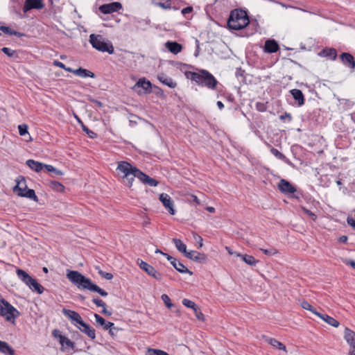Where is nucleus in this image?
I'll use <instances>...</instances> for the list:
<instances>
[{
  "mask_svg": "<svg viewBox=\"0 0 355 355\" xmlns=\"http://www.w3.org/2000/svg\"><path fill=\"white\" fill-rule=\"evenodd\" d=\"M67 279L80 290H88L105 297L107 293L94 284L92 280L76 270H67Z\"/></svg>",
  "mask_w": 355,
  "mask_h": 355,
  "instance_id": "nucleus-1",
  "label": "nucleus"
},
{
  "mask_svg": "<svg viewBox=\"0 0 355 355\" xmlns=\"http://www.w3.org/2000/svg\"><path fill=\"white\" fill-rule=\"evenodd\" d=\"M250 23L248 14L243 10L236 9L230 12L227 26L232 30H241L246 27Z\"/></svg>",
  "mask_w": 355,
  "mask_h": 355,
  "instance_id": "nucleus-2",
  "label": "nucleus"
},
{
  "mask_svg": "<svg viewBox=\"0 0 355 355\" xmlns=\"http://www.w3.org/2000/svg\"><path fill=\"white\" fill-rule=\"evenodd\" d=\"M191 80L195 81L197 84L205 86L211 89H215L218 85V81L214 76L205 69L192 73Z\"/></svg>",
  "mask_w": 355,
  "mask_h": 355,
  "instance_id": "nucleus-3",
  "label": "nucleus"
},
{
  "mask_svg": "<svg viewBox=\"0 0 355 355\" xmlns=\"http://www.w3.org/2000/svg\"><path fill=\"white\" fill-rule=\"evenodd\" d=\"M117 170L123 173L122 178L124 180V184L130 188L132 186L135 178H137V175H136L135 171L139 169L127 162H119Z\"/></svg>",
  "mask_w": 355,
  "mask_h": 355,
  "instance_id": "nucleus-4",
  "label": "nucleus"
},
{
  "mask_svg": "<svg viewBox=\"0 0 355 355\" xmlns=\"http://www.w3.org/2000/svg\"><path fill=\"white\" fill-rule=\"evenodd\" d=\"M89 42L94 49L99 51L107 52L110 54L114 53V47L112 43L106 41L101 35H90Z\"/></svg>",
  "mask_w": 355,
  "mask_h": 355,
  "instance_id": "nucleus-5",
  "label": "nucleus"
},
{
  "mask_svg": "<svg viewBox=\"0 0 355 355\" xmlns=\"http://www.w3.org/2000/svg\"><path fill=\"white\" fill-rule=\"evenodd\" d=\"M0 315L6 317L8 321H11L19 315V312L7 301L0 299Z\"/></svg>",
  "mask_w": 355,
  "mask_h": 355,
  "instance_id": "nucleus-6",
  "label": "nucleus"
},
{
  "mask_svg": "<svg viewBox=\"0 0 355 355\" xmlns=\"http://www.w3.org/2000/svg\"><path fill=\"white\" fill-rule=\"evenodd\" d=\"M14 191L17 192V194L20 196L26 197L35 201H37V197L35 195V191L31 189H26V185L24 182H18L14 188Z\"/></svg>",
  "mask_w": 355,
  "mask_h": 355,
  "instance_id": "nucleus-7",
  "label": "nucleus"
},
{
  "mask_svg": "<svg viewBox=\"0 0 355 355\" xmlns=\"http://www.w3.org/2000/svg\"><path fill=\"white\" fill-rule=\"evenodd\" d=\"M133 90L139 94H149L152 91V85L149 80L145 78H140L133 86Z\"/></svg>",
  "mask_w": 355,
  "mask_h": 355,
  "instance_id": "nucleus-8",
  "label": "nucleus"
},
{
  "mask_svg": "<svg viewBox=\"0 0 355 355\" xmlns=\"http://www.w3.org/2000/svg\"><path fill=\"white\" fill-rule=\"evenodd\" d=\"M137 263L148 275L157 281H161L162 279V275L161 273L159 272L153 266L140 259H137Z\"/></svg>",
  "mask_w": 355,
  "mask_h": 355,
  "instance_id": "nucleus-9",
  "label": "nucleus"
},
{
  "mask_svg": "<svg viewBox=\"0 0 355 355\" xmlns=\"http://www.w3.org/2000/svg\"><path fill=\"white\" fill-rule=\"evenodd\" d=\"M343 337L349 346L348 355H355V331L348 327H345Z\"/></svg>",
  "mask_w": 355,
  "mask_h": 355,
  "instance_id": "nucleus-10",
  "label": "nucleus"
},
{
  "mask_svg": "<svg viewBox=\"0 0 355 355\" xmlns=\"http://www.w3.org/2000/svg\"><path fill=\"white\" fill-rule=\"evenodd\" d=\"M123 8V6L119 2H112L105 3L100 6L99 10L103 14H111L118 12Z\"/></svg>",
  "mask_w": 355,
  "mask_h": 355,
  "instance_id": "nucleus-11",
  "label": "nucleus"
},
{
  "mask_svg": "<svg viewBox=\"0 0 355 355\" xmlns=\"http://www.w3.org/2000/svg\"><path fill=\"white\" fill-rule=\"evenodd\" d=\"M163 255L166 257V259L170 261L171 265L180 272L181 273H189L191 275L193 273L190 271L183 263L178 261L176 259L170 256L166 253H163Z\"/></svg>",
  "mask_w": 355,
  "mask_h": 355,
  "instance_id": "nucleus-12",
  "label": "nucleus"
},
{
  "mask_svg": "<svg viewBox=\"0 0 355 355\" xmlns=\"http://www.w3.org/2000/svg\"><path fill=\"white\" fill-rule=\"evenodd\" d=\"M159 200L162 202L164 207L168 210L170 214L174 215L175 214V210L173 207V202L169 195L167 193H162L159 196Z\"/></svg>",
  "mask_w": 355,
  "mask_h": 355,
  "instance_id": "nucleus-13",
  "label": "nucleus"
},
{
  "mask_svg": "<svg viewBox=\"0 0 355 355\" xmlns=\"http://www.w3.org/2000/svg\"><path fill=\"white\" fill-rule=\"evenodd\" d=\"M44 6L43 0H26L23 11L24 12H27L31 9L40 10L44 8Z\"/></svg>",
  "mask_w": 355,
  "mask_h": 355,
  "instance_id": "nucleus-14",
  "label": "nucleus"
},
{
  "mask_svg": "<svg viewBox=\"0 0 355 355\" xmlns=\"http://www.w3.org/2000/svg\"><path fill=\"white\" fill-rule=\"evenodd\" d=\"M185 257L200 263H205L207 261V256L205 254L195 250L188 251Z\"/></svg>",
  "mask_w": 355,
  "mask_h": 355,
  "instance_id": "nucleus-15",
  "label": "nucleus"
},
{
  "mask_svg": "<svg viewBox=\"0 0 355 355\" xmlns=\"http://www.w3.org/2000/svg\"><path fill=\"white\" fill-rule=\"evenodd\" d=\"M135 172L136 173V175L137 174V178L144 184H148L150 187H156L158 184V182L156 180L144 174L140 170H135Z\"/></svg>",
  "mask_w": 355,
  "mask_h": 355,
  "instance_id": "nucleus-16",
  "label": "nucleus"
},
{
  "mask_svg": "<svg viewBox=\"0 0 355 355\" xmlns=\"http://www.w3.org/2000/svg\"><path fill=\"white\" fill-rule=\"evenodd\" d=\"M279 190L285 194L294 193L296 191V189L288 181L282 179L278 183Z\"/></svg>",
  "mask_w": 355,
  "mask_h": 355,
  "instance_id": "nucleus-17",
  "label": "nucleus"
},
{
  "mask_svg": "<svg viewBox=\"0 0 355 355\" xmlns=\"http://www.w3.org/2000/svg\"><path fill=\"white\" fill-rule=\"evenodd\" d=\"M62 313L67 318L70 319L72 322H75L76 323L78 324L79 325H80L81 323L83 322L80 314L75 311L63 309Z\"/></svg>",
  "mask_w": 355,
  "mask_h": 355,
  "instance_id": "nucleus-18",
  "label": "nucleus"
},
{
  "mask_svg": "<svg viewBox=\"0 0 355 355\" xmlns=\"http://www.w3.org/2000/svg\"><path fill=\"white\" fill-rule=\"evenodd\" d=\"M78 329L91 339L94 340L96 338L95 329L85 322L81 323Z\"/></svg>",
  "mask_w": 355,
  "mask_h": 355,
  "instance_id": "nucleus-19",
  "label": "nucleus"
},
{
  "mask_svg": "<svg viewBox=\"0 0 355 355\" xmlns=\"http://www.w3.org/2000/svg\"><path fill=\"white\" fill-rule=\"evenodd\" d=\"M279 49V45L274 40H267L264 44V51L268 53H275Z\"/></svg>",
  "mask_w": 355,
  "mask_h": 355,
  "instance_id": "nucleus-20",
  "label": "nucleus"
},
{
  "mask_svg": "<svg viewBox=\"0 0 355 355\" xmlns=\"http://www.w3.org/2000/svg\"><path fill=\"white\" fill-rule=\"evenodd\" d=\"M340 58L343 63L351 69L355 67V61L354 57L349 53H343L340 55Z\"/></svg>",
  "mask_w": 355,
  "mask_h": 355,
  "instance_id": "nucleus-21",
  "label": "nucleus"
},
{
  "mask_svg": "<svg viewBox=\"0 0 355 355\" xmlns=\"http://www.w3.org/2000/svg\"><path fill=\"white\" fill-rule=\"evenodd\" d=\"M157 78L162 83L170 88H175L177 86V83L174 82L171 78L166 76L164 73L158 75Z\"/></svg>",
  "mask_w": 355,
  "mask_h": 355,
  "instance_id": "nucleus-22",
  "label": "nucleus"
},
{
  "mask_svg": "<svg viewBox=\"0 0 355 355\" xmlns=\"http://www.w3.org/2000/svg\"><path fill=\"white\" fill-rule=\"evenodd\" d=\"M315 315L318 316L320 318H321L322 320L326 322L329 325L334 327H338L340 324L339 322L337 321L334 318L327 315V314H321L319 312L315 313Z\"/></svg>",
  "mask_w": 355,
  "mask_h": 355,
  "instance_id": "nucleus-23",
  "label": "nucleus"
},
{
  "mask_svg": "<svg viewBox=\"0 0 355 355\" xmlns=\"http://www.w3.org/2000/svg\"><path fill=\"white\" fill-rule=\"evenodd\" d=\"M26 165L35 172H40L43 168H45V165L41 162L35 161L33 159H28Z\"/></svg>",
  "mask_w": 355,
  "mask_h": 355,
  "instance_id": "nucleus-24",
  "label": "nucleus"
},
{
  "mask_svg": "<svg viewBox=\"0 0 355 355\" xmlns=\"http://www.w3.org/2000/svg\"><path fill=\"white\" fill-rule=\"evenodd\" d=\"M165 46L170 52L174 54H178L182 49V45L176 42H167Z\"/></svg>",
  "mask_w": 355,
  "mask_h": 355,
  "instance_id": "nucleus-25",
  "label": "nucleus"
},
{
  "mask_svg": "<svg viewBox=\"0 0 355 355\" xmlns=\"http://www.w3.org/2000/svg\"><path fill=\"white\" fill-rule=\"evenodd\" d=\"M0 352L5 355H15V350L5 341L0 340Z\"/></svg>",
  "mask_w": 355,
  "mask_h": 355,
  "instance_id": "nucleus-26",
  "label": "nucleus"
},
{
  "mask_svg": "<svg viewBox=\"0 0 355 355\" xmlns=\"http://www.w3.org/2000/svg\"><path fill=\"white\" fill-rule=\"evenodd\" d=\"M291 94L293 97L298 102V105L302 106L304 104V94L301 90L297 89H293L291 90Z\"/></svg>",
  "mask_w": 355,
  "mask_h": 355,
  "instance_id": "nucleus-27",
  "label": "nucleus"
},
{
  "mask_svg": "<svg viewBox=\"0 0 355 355\" xmlns=\"http://www.w3.org/2000/svg\"><path fill=\"white\" fill-rule=\"evenodd\" d=\"M17 275L19 279H20L26 285H29V283L33 279L26 272L21 269L17 270Z\"/></svg>",
  "mask_w": 355,
  "mask_h": 355,
  "instance_id": "nucleus-28",
  "label": "nucleus"
},
{
  "mask_svg": "<svg viewBox=\"0 0 355 355\" xmlns=\"http://www.w3.org/2000/svg\"><path fill=\"white\" fill-rule=\"evenodd\" d=\"M74 74L81 78L95 77V74L93 72L82 67H79L78 69H76L74 71Z\"/></svg>",
  "mask_w": 355,
  "mask_h": 355,
  "instance_id": "nucleus-29",
  "label": "nucleus"
},
{
  "mask_svg": "<svg viewBox=\"0 0 355 355\" xmlns=\"http://www.w3.org/2000/svg\"><path fill=\"white\" fill-rule=\"evenodd\" d=\"M152 3L154 6L164 10H169L172 8L171 0H152Z\"/></svg>",
  "mask_w": 355,
  "mask_h": 355,
  "instance_id": "nucleus-30",
  "label": "nucleus"
},
{
  "mask_svg": "<svg viewBox=\"0 0 355 355\" xmlns=\"http://www.w3.org/2000/svg\"><path fill=\"white\" fill-rule=\"evenodd\" d=\"M238 257H240L242 260L249 266H254L259 262L253 256L248 254H236Z\"/></svg>",
  "mask_w": 355,
  "mask_h": 355,
  "instance_id": "nucleus-31",
  "label": "nucleus"
},
{
  "mask_svg": "<svg viewBox=\"0 0 355 355\" xmlns=\"http://www.w3.org/2000/svg\"><path fill=\"white\" fill-rule=\"evenodd\" d=\"M28 286L32 290V291L37 292L39 294L42 293L44 291L43 286L40 284L35 279H33Z\"/></svg>",
  "mask_w": 355,
  "mask_h": 355,
  "instance_id": "nucleus-32",
  "label": "nucleus"
},
{
  "mask_svg": "<svg viewBox=\"0 0 355 355\" xmlns=\"http://www.w3.org/2000/svg\"><path fill=\"white\" fill-rule=\"evenodd\" d=\"M320 55L327 57L334 60L337 57V53L334 49H324L320 53Z\"/></svg>",
  "mask_w": 355,
  "mask_h": 355,
  "instance_id": "nucleus-33",
  "label": "nucleus"
},
{
  "mask_svg": "<svg viewBox=\"0 0 355 355\" xmlns=\"http://www.w3.org/2000/svg\"><path fill=\"white\" fill-rule=\"evenodd\" d=\"M59 342L62 347L66 346L67 347L71 349L74 348V343L71 341L68 338H67L64 336L59 335Z\"/></svg>",
  "mask_w": 355,
  "mask_h": 355,
  "instance_id": "nucleus-34",
  "label": "nucleus"
},
{
  "mask_svg": "<svg viewBox=\"0 0 355 355\" xmlns=\"http://www.w3.org/2000/svg\"><path fill=\"white\" fill-rule=\"evenodd\" d=\"M0 30L5 34H7L9 35H15L19 37H22L24 35L23 33H21L20 32H17L16 31H14V30L11 29L10 28H9L8 26H1Z\"/></svg>",
  "mask_w": 355,
  "mask_h": 355,
  "instance_id": "nucleus-35",
  "label": "nucleus"
},
{
  "mask_svg": "<svg viewBox=\"0 0 355 355\" xmlns=\"http://www.w3.org/2000/svg\"><path fill=\"white\" fill-rule=\"evenodd\" d=\"M267 342L275 348L286 352V346L282 343L278 341L275 338H268L267 340Z\"/></svg>",
  "mask_w": 355,
  "mask_h": 355,
  "instance_id": "nucleus-36",
  "label": "nucleus"
},
{
  "mask_svg": "<svg viewBox=\"0 0 355 355\" xmlns=\"http://www.w3.org/2000/svg\"><path fill=\"white\" fill-rule=\"evenodd\" d=\"M173 242L174 243L178 251H180L182 253H184V255L187 253L188 251L187 250V246L184 243L182 242L181 240L178 239H173Z\"/></svg>",
  "mask_w": 355,
  "mask_h": 355,
  "instance_id": "nucleus-37",
  "label": "nucleus"
},
{
  "mask_svg": "<svg viewBox=\"0 0 355 355\" xmlns=\"http://www.w3.org/2000/svg\"><path fill=\"white\" fill-rule=\"evenodd\" d=\"M76 118L77 119L78 123L81 125L83 130L85 132L90 138L94 139L96 137L97 135L94 132L90 130L86 125H85L83 121L77 116H76Z\"/></svg>",
  "mask_w": 355,
  "mask_h": 355,
  "instance_id": "nucleus-38",
  "label": "nucleus"
},
{
  "mask_svg": "<svg viewBox=\"0 0 355 355\" xmlns=\"http://www.w3.org/2000/svg\"><path fill=\"white\" fill-rule=\"evenodd\" d=\"M1 51L10 58H18L17 52L10 48L3 47L1 49Z\"/></svg>",
  "mask_w": 355,
  "mask_h": 355,
  "instance_id": "nucleus-39",
  "label": "nucleus"
},
{
  "mask_svg": "<svg viewBox=\"0 0 355 355\" xmlns=\"http://www.w3.org/2000/svg\"><path fill=\"white\" fill-rule=\"evenodd\" d=\"M300 304L304 309L310 311L315 315V313H318L307 301L303 300L301 302Z\"/></svg>",
  "mask_w": 355,
  "mask_h": 355,
  "instance_id": "nucleus-40",
  "label": "nucleus"
},
{
  "mask_svg": "<svg viewBox=\"0 0 355 355\" xmlns=\"http://www.w3.org/2000/svg\"><path fill=\"white\" fill-rule=\"evenodd\" d=\"M147 355H170L167 352L157 349H148Z\"/></svg>",
  "mask_w": 355,
  "mask_h": 355,
  "instance_id": "nucleus-41",
  "label": "nucleus"
},
{
  "mask_svg": "<svg viewBox=\"0 0 355 355\" xmlns=\"http://www.w3.org/2000/svg\"><path fill=\"white\" fill-rule=\"evenodd\" d=\"M182 304L188 308H191L193 310L196 309V307L198 306L196 303L188 299H183L182 300Z\"/></svg>",
  "mask_w": 355,
  "mask_h": 355,
  "instance_id": "nucleus-42",
  "label": "nucleus"
},
{
  "mask_svg": "<svg viewBox=\"0 0 355 355\" xmlns=\"http://www.w3.org/2000/svg\"><path fill=\"white\" fill-rule=\"evenodd\" d=\"M45 168L47 171L49 172H53L56 175H63V173L60 171V170H58L57 168H55V167H53L52 165H47L46 164L45 165Z\"/></svg>",
  "mask_w": 355,
  "mask_h": 355,
  "instance_id": "nucleus-43",
  "label": "nucleus"
},
{
  "mask_svg": "<svg viewBox=\"0 0 355 355\" xmlns=\"http://www.w3.org/2000/svg\"><path fill=\"white\" fill-rule=\"evenodd\" d=\"M260 250L262 251L265 254L268 256H272L278 253V251L273 248H271L270 249L260 248Z\"/></svg>",
  "mask_w": 355,
  "mask_h": 355,
  "instance_id": "nucleus-44",
  "label": "nucleus"
},
{
  "mask_svg": "<svg viewBox=\"0 0 355 355\" xmlns=\"http://www.w3.org/2000/svg\"><path fill=\"white\" fill-rule=\"evenodd\" d=\"M161 298L168 308H171L173 306L170 297L166 294H163Z\"/></svg>",
  "mask_w": 355,
  "mask_h": 355,
  "instance_id": "nucleus-45",
  "label": "nucleus"
},
{
  "mask_svg": "<svg viewBox=\"0 0 355 355\" xmlns=\"http://www.w3.org/2000/svg\"><path fill=\"white\" fill-rule=\"evenodd\" d=\"M19 133L21 136L28 134V125L26 124H21L18 125Z\"/></svg>",
  "mask_w": 355,
  "mask_h": 355,
  "instance_id": "nucleus-46",
  "label": "nucleus"
},
{
  "mask_svg": "<svg viewBox=\"0 0 355 355\" xmlns=\"http://www.w3.org/2000/svg\"><path fill=\"white\" fill-rule=\"evenodd\" d=\"M51 186L52 188L57 191H62L64 190V186L58 182H52Z\"/></svg>",
  "mask_w": 355,
  "mask_h": 355,
  "instance_id": "nucleus-47",
  "label": "nucleus"
},
{
  "mask_svg": "<svg viewBox=\"0 0 355 355\" xmlns=\"http://www.w3.org/2000/svg\"><path fill=\"white\" fill-rule=\"evenodd\" d=\"M193 312H194V314H195V315H196V317L197 318L198 320H205L204 315L201 312V311H200V308L198 307V306L197 307H196L195 309H193Z\"/></svg>",
  "mask_w": 355,
  "mask_h": 355,
  "instance_id": "nucleus-48",
  "label": "nucleus"
},
{
  "mask_svg": "<svg viewBox=\"0 0 355 355\" xmlns=\"http://www.w3.org/2000/svg\"><path fill=\"white\" fill-rule=\"evenodd\" d=\"M98 274L103 278H105L107 280H110L113 278V275L112 273L104 272L102 270L99 269L98 268Z\"/></svg>",
  "mask_w": 355,
  "mask_h": 355,
  "instance_id": "nucleus-49",
  "label": "nucleus"
},
{
  "mask_svg": "<svg viewBox=\"0 0 355 355\" xmlns=\"http://www.w3.org/2000/svg\"><path fill=\"white\" fill-rule=\"evenodd\" d=\"M270 152L273 155L280 159H284L285 158V156L276 148H272L270 150Z\"/></svg>",
  "mask_w": 355,
  "mask_h": 355,
  "instance_id": "nucleus-50",
  "label": "nucleus"
},
{
  "mask_svg": "<svg viewBox=\"0 0 355 355\" xmlns=\"http://www.w3.org/2000/svg\"><path fill=\"white\" fill-rule=\"evenodd\" d=\"M94 316L96 319V323H98L99 325L103 326L104 324H105L106 320L98 314L94 313Z\"/></svg>",
  "mask_w": 355,
  "mask_h": 355,
  "instance_id": "nucleus-51",
  "label": "nucleus"
},
{
  "mask_svg": "<svg viewBox=\"0 0 355 355\" xmlns=\"http://www.w3.org/2000/svg\"><path fill=\"white\" fill-rule=\"evenodd\" d=\"M92 302L97 306L105 307L106 306L105 303L103 300L98 298H94L92 300Z\"/></svg>",
  "mask_w": 355,
  "mask_h": 355,
  "instance_id": "nucleus-52",
  "label": "nucleus"
},
{
  "mask_svg": "<svg viewBox=\"0 0 355 355\" xmlns=\"http://www.w3.org/2000/svg\"><path fill=\"white\" fill-rule=\"evenodd\" d=\"M193 239H194V240H195L196 242H198V243H199V248H202V245H203V244H202V241H203V240H202V238L200 235H198V234H197L194 233V234H193Z\"/></svg>",
  "mask_w": 355,
  "mask_h": 355,
  "instance_id": "nucleus-53",
  "label": "nucleus"
},
{
  "mask_svg": "<svg viewBox=\"0 0 355 355\" xmlns=\"http://www.w3.org/2000/svg\"><path fill=\"white\" fill-rule=\"evenodd\" d=\"M114 323L111 322L105 321V324H104L103 327L105 330H109V332L111 333L112 327L114 326Z\"/></svg>",
  "mask_w": 355,
  "mask_h": 355,
  "instance_id": "nucleus-54",
  "label": "nucleus"
},
{
  "mask_svg": "<svg viewBox=\"0 0 355 355\" xmlns=\"http://www.w3.org/2000/svg\"><path fill=\"white\" fill-rule=\"evenodd\" d=\"M303 211L305 214L309 215L313 220H315L317 218V216L315 214H313L312 211L308 210L307 209L303 208Z\"/></svg>",
  "mask_w": 355,
  "mask_h": 355,
  "instance_id": "nucleus-55",
  "label": "nucleus"
},
{
  "mask_svg": "<svg viewBox=\"0 0 355 355\" xmlns=\"http://www.w3.org/2000/svg\"><path fill=\"white\" fill-rule=\"evenodd\" d=\"M193 11V8L191 6H188L183 8L181 11L183 15H186L187 14L191 13Z\"/></svg>",
  "mask_w": 355,
  "mask_h": 355,
  "instance_id": "nucleus-56",
  "label": "nucleus"
},
{
  "mask_svg": "<svg viewBox=\"0 0 355 355\" xmlns=\"http://www.w3.org/2000/svg\"><path fill=\"white\" fill-rule=\"evenodd\" d=\"M53 65H55L58 67H60V69H65V65L62 62H61L58 60H54Z\"/></svg>",
  "mask_w": 355,
  "mask_h": 355,
  "instance_id": "nucleus-57",
  "label": "nucleus"
},
{
  "mask_svg": "<svg viewBox=\"0 0 355 355\" xmlns=\"http://www.w3.org/2000/svg\"><path fill=\"white\" fill-rule=\"evenodd\" d=\"M347 223L355 230V220L347 218Z\"/></svg>",
  "mask_w": 355,
  "mask_h": 355,
  "instance_id": "nucleus-58",
  "label": "nucleus"
},
{
  "mask_svg": "<svg viewBox=\"0 0 355 355\" xmlns=\"http://www.w3.org/2000/svg\"><path fill=\"white\" fill-rule=\"evenodd\" d=\"M103 309L102 310L101 313L103 314H104L105 315H107V316H110L112 315V312L107 310L105 306V307H103Z\"/></svg>",
  "mask_w": 355,
  "mask_h": 355,
  "instance_id": "nucleus-59",
  "label": "nucleus"
},
{
  "mask_svg": "<svg viewBox=\"0 0 355 355\" xmlns=\"http://www.w3.org/2000/svg\"><path fill=\"white\" fill-rule=\"evenodd\" d=\"M91 101L99 107H103V103L98 100L92 99Z\"/></svg>",
  "mask_w": 355,
  "mask_h": 355,
  "instance_id": "nucleus-60",
  "label": "nucleus"
},
{
  "mask_svg": "<svg viewBox=\"0 0 355 355\" xmlns=\"http://www.w3.org/2000/svg\"><path fill=\"white\" fill-rule=\"evenodd\" d=\"M52 334H53V336L55 338H57L58 339H59V335H61L60 334V331L59 330H57V329L53 330V332H52Z\"/></svg>",
  "mask_w": 355,
  "mask_h": 355,
  "instance_id": "nucleus-61",
  "label": "nucleus"
},
{
  "mask_svg": "<svg viewBox=\"0 0 355 355\" xmlns=\"http://www.w3.org/2000/svg\"><path fill=\"white\" fill-rule=\"evenodd\" d=\"M347 241V237L346 236H342L339 238V241L340 243H345Z\"/></svg>",
  "mask_w": 355,
  "mask_h": 355,
  "instance_id": "nucleus-62",
  "label": "nucleus"
},
{
  "mask_svg": "<svg viewBox=\"0 0 355 355\" xmlns=\"http://www.w3.org/2000/svg\"><path fill=\"white\" fill-rule=\"evenodd\" d=\"M206 209L210 213H214L215 211V208L213 207H207Z\"/></svg>",
  "mask_w": 355,
  "mask_h": 355,
  "instance_id": "nucleus-63",
  "label": "nucleus"
},
{
  "mask_svg": "<svg viewBox=\"0 0 355 355\" xmlns=\"http://www.w3.org/2000/svg\"><path fill=\"white\" fill-rule=\"evenodd\" d=\"M348 265H350L353 268L355 269V261H349L347 263Z\"/></svg>",
  "mask_w": 355,
  "mask_h": 355,
  "instance_id": "nucleus-64",
  "label": "nucleus"
}]
</instances>
